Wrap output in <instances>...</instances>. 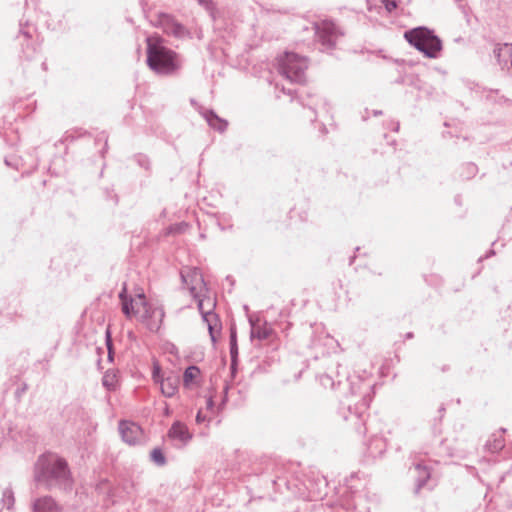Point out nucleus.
<instances>
[{"instance_id":"obj_7","label":"nucleus","mask_w":512,"mask_h":512,"mask_svg":"<svg viewBox=\"0 0 512 512\" xmlns=\"http://www.w3.org/2000/svg\"><path fill=\"white\" fill-rule=\"evenodd\" d=\"M138 298L144 310L141 316L142 321L150 331H158L165 315L163 308L147 302L143 293L138 294Z\"/></svg>"},{"instance_id":"obj_9","label":"nucleus","mask_w":512,"mask_h":512,"mask_svg":"<svg viewBox=\"0 0 512 512\" xmlns=\"http://www.w3.org/2000/svg\"><path fill=\"white\" fill-rule=\"evenodd\" d=\"M119 433L122 440L129 445L139 444L142 440V428L132 421L121 420L119 422Z\"/></svg>"},{"instance_id":"obj_1","label":"nucleus","mask_w":512,"mask_h":512,"mask_svg":"<svg viewBox=\"0 0 512 512\" xmlns=\"http://www.w3.org/2000/svg\"><path fill=\"white\" fill-rule=\"evenodd\" d=\"M34 480L48 490L54 487L70 490L73 484L68 462L53 454H43L38 458L34 466Z\"/></svg>"},{"instance_id":"obj_33","label":"nucleus","mask_w":512,"mask_h":512,"mask_svg":"<svg viewBox=\"0 0 512 512\" xmlns=\"http://www.w3.org/2000/svg\"><path fill=\"white\" fill-rule=\"evenodd\" d=\"M320 104L325 105V102L321 98H317L315 101H312L309 105V108L316 114V109Z\"/></svg>"},{"instance_id":"obj_22","label":"nucleus","mask_w":512,"mask_h":512,"mask_svg":"<svg viewBox=\"0 0 512 512\" xmlns=\"http://www.w3.org/2000/svg\"><path fill=\"white\" fill-rule=\"evenodd\" d=\"M118 384V371L113 369H108L102 378V385L108 391H115L117 389Z\"/></svg>"},{"instance_id":"obj_29","label":"nucleus","mask_w":512,"mask_h":512,"mask_svg":"<svg viewBox=\"0 0 512 512\" xmlns=\"http://www.w3.org/2000/svg\"><path fill=\"white\" fill-rule=\"evenodd\" d=\"M134 160L140 167L144 168L147 171L150 170L151 163L147 155L138 153L134 156Z\"/></svg>"},{"instance_id":"obj_42","label":"nucleus","mask_w":512,"mask_h":512,"mask_svg":"<svg viewBox=\"0 0 512 512\" xmlns=\"http://www.w3.org/2000/svg\"><path fill=\"white\" fill-rule=\"evenodd\" d=\"M493 254H494V250H490L489 253L485 255V258H488Z\"/></svg>"},{"instance_id":"obj_37","label":"nucleus","mask_w":512,"mask_h":512,"mask_svg":"<svg viewBox=\"0 0 512 512\" xmlns=\"http://www.w3.org/2000/svg\"><path fill=\"white\" fill-rule=\"evenodd\" d=\"M170 414H171V410H170L168 404L166 403L165 408H164V415L169 416Z\"/></svg>"},{"instance_id":"obj_28","label":"nucleus","mask_w":512,"mask_h":512,"mask_svg":"<svg viewBox=\"0 0 512 512\" xmlns=\"http://www.w3.org/2000/svg\"><path fill=\"white\" fill-rule=\"evenodd\" d=\"M477 172H478L477 165L472 162H469V163H466L465 165H463L461 177L463 179H470V178L474 177L477 174Z\"/></svg>"},{"instance_id":"obj_16","label":"nucleus","mask_w":512,"mask_h":512,"mask_svg":"<svg viewBox=\"0 0 512 512\" xmlns=\"http://www.w3.org/2000/svg\"><path fill=\"white\" fill-rule=\"evenodd\" d=\"M179 377L176 375H168L165 379L160 380L161 393L168 398L173 397L178 391Z\"/></svg>"},{"instance_id":"obj_23","label":"nucleus","mask_w":512,"mask_h":512,"mask_svg":"<svg viewBox=\"0 0 512 512\" xmlns=\"http://www.w3.org/2000/svg\"><path fill=\"white\" fill-rule=\"evenodd\" d=\"M15 503L14 493L11 487L2 490V498L0 501V511L3 508L10 510Z\"/></svg>"},{"instance_id":"obj_5","label":"nucleus","mask_w":512,"mask_h":512,"mask_svg":"<svg viewBox=\"0 0 512 512\" xmlns=\"http://www.w3.org/2000/svg\"><path fill=\"white\" fill-rule=\"evenodd\" d=\"M314 29L323 51L333 50L337 41L345 35L343 29L330 19L315 22Z\"/></svg>"},{"instance_id":"obj_43","label":"nucleus","mask_w":512,"mask_h":512,"mask_svg":"<svg viewBox=\"0 0 512 512\" xmlns=\"http://www.w3.org/2000/svg\"><path fill=\"white\" fill-rule=\"evenodd\" d=\"M355 260V256L350 257L349 265H352Z\"/></svg>"},{"instance_id":"obj_32","label":"nucleus","mask_w":512,"mask_h":512,"mask_svg":"<svg viewBox=\"0 0 512 512\" xmlns=\"http://www.w3.org/2000/svg\"><path fill=\"white\" fill-rule=\"evenodd\" d=\"M382 3L385 5V8L389 12H392L397 7L395 0H382Z\"/></svg>"},{"instance_id":"obj_44","label":"nucleus","mask_w":512,"mask_h":512,"mask_svg":"<svg viewBox=\"0 0 512 512\" xmlns=\"http://www.w3.org/2000/svg\"><path fill=\"white\" fill-rule=\"evenodd\" d=\"M439 412L442 413L441 417L443 416V413L445 412L444 406H441L439 409Z\"/></svg>"},{"instance_id":"obj_13","label":"nucleus","mask_w":512,"mask_h":512,"mask_svg":"<svg viewBox=\"0 0 512 512\" xmlns=\"http://www.w3.org/2000/svg\"><path fill=\"white\" fill-rule=\"evenodd\" d=\"M168 437L182 445H186L192 439V434L184 423L175 421L168 430Z\"/></svg>"},{"instance_id":"obj_38","label":"nucleus","mask_w":512,"mask_h":512,"mask_svg":"<svg viewBox=\"0 0 512 512\" xmlns=\"http://www.w3.org/2000/svg\"><path fill=\"white\" fill-rule=\"evenodd\" d=\"M197 275L199 276V280H200L201 284L203 286H205V282H204V279H203L202 275L200 273L195 272V276H197Z\"/></svg>"},{"instance_id":"obj_40","label":"nucleus","mask_w":512,"mask_h":512,"mask_svg":"<svg viewBox=\"0 0 512 512\" xmlns=\"http://www.w3.org/2000/svg\"><path fill=\"white\" fill-rule=\"evenodd\" d=\"M414 337L413 333L412 332H408L406 335H405V338L406 339H412Z\"/></svg>"},{"instance_id":"obj_17","label":"nucleus","mask_w":512,"mask_h":512,"mask_svg":"<svg viewBox=\"0 0 512 512\" xmlns=\"http://www.w3.org/2000/svg\"><path fill=\"white\" fill-rule=\"evenodd\" d=\"M414 469L417 472L414 493L419 494L420 490L426 485V483L430 479L431 473L430 469L426 465H423L422 463L415 464Z\"/></svg>"},{"instance_id":"obj_34","label":"nucleus","mask_w":512,"mask_h":512,"mask_svg":"<svg viewBox=\"0 0 512 512\" xmlns=\"http://www.w3.org/2000/svg\"><path fill=\"white\" fill-rule=\"evenodd\" d=\"M207 9L210 11V14H211L212 18L216 19L215 5L212 2H210L209 5L207 6Z\"/></svg>"},{"instance_id":"obj_27","label":"nucleus","mask_w":512,"mask_h":512,"mask_svg":"<svg viewBox=\"0 0 512 512\" xmlns=\"http://www.w3.org/2000/svg\"><path fill=\"white\" fill-rule=\"evenodd\" d=\"M199 373H200V369L197 366L191 365V366L187 367L183 374L184 385L188 386L189 383H191Z\"/></svg>"},{"instance_id":"obj_11","label":"nucleus","mask_w":512,"mask_h":512,"mask_svg":"<svg viewBox=\"0 0 512 512\" xmlns=\"http://www.w3.org/2000/svg\"><path fill=\"white\" fill-rule=\"evenodd\" d=\"M32 39V32L27 24L23 25L20 23V30L17 35V40L22 46V53L27 58L30 59L36 52L35 45L30 41Z\"/></svg>"},{"instance_id":"obj_12","label":"nucleus","mask_w":512,"mask_h":512,"mask_svg":"<svg viewBox=\"0 0 512 512\" xmlns=\"http://www.w3.org/2000/svg\"><path fill=\"white\" fill-rule=\"evenodd\" d=\"M494 57L502 69L512 70V44H496L493 49Z\"/></svg>"},{"instance_id":"obj_19","label":"nucleus","mask_w":512,"mask_h":512,"mask_svg":"<svg viewBox=\"0 0 512 512\" xmlns=\"http://www.w3.org/2000/svg\"><path fill=\"white\" fill-rule=\"evenodd\" d=\"M204 118L206 119L210 127L219 132H224L228 126L227 121L220 118L213 110H207L204 113Z\"/></svg>"},{"instance_id":"obj_26","label":"nucleus","mask_w":512,"mask_h":512,"mask_svg":"<svg viewBox=\"0 0 512 512\" xmlns=\"http://www.w3.org/2000/svg\"><path fill=\"white\" fill-rule=\"evenodd\" d=\"M150 459L155 465H157L159 467H162V466L166 465V463H167V460H166V457H165L163 451L161 450V448H158V447L154 448L151 451Z\"/></svg>"},{"instance_id":"obj_15","label":"nucleus","mask_w":512,"mask_h":512,"mask_svg":"<svg viewBox=\"0 0 512 512\" xmlns=\"http://www.w3.org/2000/svg\"><path fill=\"white\" fill-rule=\"evenodd\" d=\"M33 512H60L61 508L51 496H44L33 502Z\"/></svg>"},{"instance_id":"obj_25","label":"nucleus","mask_w":512,"mask_h":512,"mask_svg":"<svg viewBox=\"0 0 512 512\" xmlns=\"http://www.w3.org/2000/svg\"><path fill=\"white\" fill-rule=\"evenodd\" d=\"M403 84L414 87L421 91L424 90V83L416 74H407L402 77Z\"/></svg>"},{"instance_id":"obj_18","label":"nucleus","mask_w":512,"mask_h":512,"mask_svg":"<svg viewBox=\"0 0 512 512\" xmlns=\"http://www.w3.org/2000/svg\"><path fill=\"white\" fill-rule=\"evenodd\" d=\"M251 325V338H257L258 340H266L268 339L272 333L273 329L265 323L264 325H256L252 319H249Z\"/></svg>"},{"instance_id":"obj_8","label":"nucleus","mask_w":512,"mask_h":512,"mask_svg":"<svg viewBox=\"0 0 512 512\" xmlns=\"http://www.w3.org/2000/svg\"><path fill=\"white\" fill-rule=\"evenodd\" d=\"M156 25L159 26L165 34L172 35L178 39H182L190 35L185 26L166 13H160L158 15Z\"/></svg>"},{"instance_id":"obj_4","label":"nucleus","mask_w":512,"mask_h":512,"mask_svg":"<svg viewBox=\"0 0 512 512\" xmlns=\"http://www.w3.org/2000/svg\"><path fill=\"white\" fill-rule=\"evenodd\" d=\"M307 67V59L296 53L287 52L278 61L279 73L293 83H303L305 81Z\"/></svg>"},{"instance_id":"obj_3","label":"nucleus","mask_w":512,"mask_h":512,"mask_svg":"<svg viewBox=\"0 0 512 512\" xmlns=\"http://www.w3.org/2000/svg\"><path fill=\"white\" fill-rule=\"evenodd\" d=\"M407 42L428 58H437L442 50V42L434 32L420 26L404 33Z\"/></svg>"},{"instance_id":"obj_2","label":"nucleus","mask_w":512,"mask_h":512,"mask_svg":"<svg viewBox=\"0 0 512 512\" xmlns=\"http://www.w3.org/2000/svg\"><path fill=\"white\" fill-rule=\"evenodd\" d=\"M147 65L159 75L175 74L181 67L178 54L162 44V38H147Z\"/></svg>"},{"instance_id":"obj_39","label":"nucleus","mask_w":512,"mask_h":512,"mask_svg":"<svg viewBox=\"0 0 512 512\" xmlns=\"http://www.w3.org/2000/svg\"><path fill=\"white\" fill-rule=\"evenodd\" d=\"M372 114L373 116H380L383 114V112L381 110H373Z\"/></svg>"},{"instance_id":"obj_21","label":"nucleus","mask_w":512,"mask_h":512,"mask_svg":"<svg viewBox=\"0 0 512 512\" xmlns=\"http://www.w3.org/2000/svg\"><path fill=\"white\" fill-rule=\"evenodd\" d=\"M119 298L122 303V312L127 318H131L135 314L134 300L126 295V288L124 287L119 293Z\"/></svg>"},{"instance_id":"obj_14","label":"nucleus","mask_w":512,"mask_h":512,"mask_svg":"<svg viewBox=\"0 0 512 512\" xmlns=\"http://www.w3.org/2000/svg\"><path fill=\"white\" fill-rule=\"evenodd\" d=\"M349 381L352 396L359 395L362 399L366 395L368 398H371L370 392L373 390L371 383L365 382L360 377H355V379H350Z\"/></svg>"},{"instance_id":"obj_24","label":"nucleus","mask_w":512,"mask_h":512,"mask_svg":"<svg viewBox=\"0 0 512 512\" xmlns=\"http://www.w3.org/2000/svg\"><path fill=\"white\" fill-rule=\"evenodd\" d=\"M504 445L505 444L502 435L493 434L491 439L487 441L485 446L490 452L496 453L502 450Z\"/></svg>"},{"instance_id":"obj_10","label":"nucleus","mask_w":512,"mask_h":512,"mask_svg":"<svg viewBox=\"0 0 512 512\" xmlns=\"http://www.w3.org/2000/svg\"><path fill=\"white\" fill-rule=\"evenodd\" d=\"M196 287H191L190 291L194 298L198 301V309L202 315L203 321L207 323L209 334L213 342L216 341L215 329L218 327V317L211 310H204V300L200 298V295L195 293Z\"/></svg>"},{"instance_id":"obj_30","label":"nucleus","mask_w":512,"mask_h":512,"mask_svg":"<svg viewBox=\"0 0 512 512\" xmlns=\"http://www.w3.org/2000/svg\"><path fill=\"white\" fill-rule=\"evenodd\" d=\"M106 345L108 350V360L113 361L114 359V350H113V343L110 335V331H106Z\"/></svg>"},{"instance_id":"obj_35","label":"nucleus","mask_w":512,"mask_h":512,"mask_svg":"<svg viewBox=\"0 0 512 512\" xmlns=\"http://www.w3.org/2000/svg\"><path fill=\"white\" fill-rule=\"evenodd\" d=\"M205 419H206V417L202 414V412H201V411H199V412L197 413V415H196V422H197V423H202V422H204V421H205Z\"/></svg>"},{"instance_id":"obj_20","label":"nucleus","mask_w":512,"mask_h":512,"mask_svg":"<svg viewBox=\"0 0 512 512\" xmlns=\"http://www.w3.org/2000/svg\"><path fill=\"white\" fill-rule=\"evenodd\" d=\"M230 357H231V373L234 375L237 370L238 364V344H237V334L235 329H231L230 331Z\"/></svg>"},{"instance_id":"obj_46","label":"nucleus","mask_w":512,"mask_h":512,"mask_svg":"<svg viewBox=\"0 0 512 512\" xmlns=\"http://www.w3.org/2000/svg\"><path fill=\"white\" fill-rule=\"evenodd\" d=\"M393 130L396 131V132L399 130V123L398 122L395 124V128Z\"/></svg>"},{"instance_id":"obj_6","label":"nucleus","mask_w":512,"mask_h":512,"mask_svg":"<svg viewBox=\"0 0 512 512\" xmlns=\"http://www.w3.org/2000/svg\"><path fill=\"white\" fill-rule=\"evenodd\" d=\"M371 400L372 398H368L365 395L362 400L355 403L354 408H352L351 404L349 403L347 406L340 409V415L342 418L345 421H351L355 427L356 432L360 435H364L366 433L364 417L370 406Z\"/></svg>"},{"instance_id":"obj_31","label":"nucleus","mask_w":512,"mask_h":512,"mask_svg":"<svg viewBox=\"0 0 512 512\" xmlns=\"http://www.w3.org/2000/svg\"><path fill=\"white\" fill-rule=\"evenodd\" d=\"M152 378L154 382L158 384H160L161 379H165V377L162 375L161 367L158 364H154L153 366Z\"/></svg>"},{"instance_id":"obj_36","label":"nucleus","mask_w":512,"mask_h":512,"mask_svg":"<svg viewBox=\"0 0 512 512\" xmlns=\"http://www.w3.org/2000/svg\"><path fill=\"white\" fill-rule=\"evenodd\" d=\"M26 389H27V385H26V384H24V386H23L21 389H20V388H18V389H17V391H16V395H17V396H20L22 393H24V392H25V390H26Z\"/></svg>"},{"instance_id":"obj_45","label":"nucleus","mask_w":512,"mask_h":512,"mask_svg":"<svg viewBox=\"0 0 512 512\" xmlns=\"http://www.w3.org/2000/svg\"><path fill=\"white\" fill-rule=\"evenodd\" d=\"M207 404H208L209 407L213 405V402H212L211 398L208 399Z\"/></svg>"},{"instance_id":"obj_41","label":"nucleus","mask_w":512,"mask_h":512,"mask_svg":"<svg viewBox=\"0 0 512 512\" xmlns=\"http://www.w3.org/2000/svg\"><path fill=\"white\" fill-rule=\"evenodd\" d=\"M402 77H399L395 82L398 83V84H403V80H402Z\"/></svg>"}]
</instances>
